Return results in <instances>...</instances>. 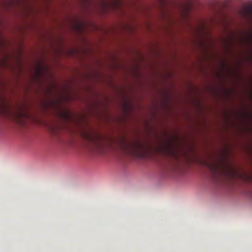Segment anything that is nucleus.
<instances>
[{"instance_id":"1","label":"nucleus","mask_w":252,"mask_h":252,"mask_svg":"<svg viewBox=\"0 0 252 252\" xmlns=\"http://www.w3.org/2000/svg\"><path fill=\"white\" fill-rule=\"evenodd\" d=\"M118 144L125 154L133 156H140L145 149L144 145L139 140L127 141L125 136L120 139Z\"/></svg>"},{"instance_id":"2","label":"nucleus","mask_w":252,"mask_h":252,"mask_svg":"<svg viewBox=\"0 0 252 252\" xmlns=\"http://www.w3.org/2000/svg\"><path fill=\"white\" fill-rule=\"evenodd\" d=\"M82 135L90 143L93 148L98 152H100L106 144L107 139L98 133L84 132Z\"/></svg>"},{"instance_id":"3","label":"nucleus","mask_w":252,"mask_h":252,"mask_svg":"<svg viewBox=\"0 0 252 252\" xmlns=\"http://www.w3.org/2000/svg\"><path fill=\"white\" fill-rule=\"evenodd\" d=\"M202 164L207 167L214 175L224 173L230 176H234L233 169L229 167L221 166L219 163H212L207 161H202Z\"/></svg>"},{"instance_id":"4","label":"nucleus","mask_w":252,"mask_h":252,"mask_svg":"<svg viewBox=\"0 0 252 252\" xmlns=\"http://www.w3.org/2000/svg\"><path fill=\"white\" fill-rule=\"evenodd\" d=\"M158 150L165 155L172 156H174L175 155L170 143H167L164 145L161 146L158 148Z\"/></svg>"},{"instance_id":"5","label":"nucleus","mask_w":252,"mask_h":252,"mask_svg":"<svg viewBox=\"0 0 252 252\" xmlns=\"http://www.w3.org/2000/svg\"><path fill=\"white\" fill-rule=\"evenodd\" d=\"M28 117L29 116H28V114H27L26 112H24V111H23L21 109L17 110V112L15 114V116L16 120L18 122L21 123H23V122H20L21 119L27 118H28Z\"/></svg>"},{"instance_id":"6","label":"nucleus","mask_w":252,"mask_h":252,"mask_svg":"<svg viewBox=\"0 0 252 252\" xmlns=\"http://www.w3.org/2000/svg\"><path fill=\"white\" fill-rule=\"evenodd\" d=\"M244 13L245 15H252V7L248 6L244 10Z\"/></svg>"}]
</instances>
